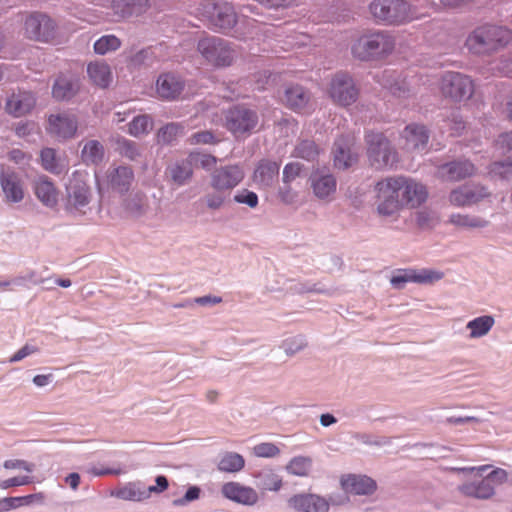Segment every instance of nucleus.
I'll use <instances>...</instances> for the list:
<instances>
[{
  "label": "nucleus",
  "instance_id": "nucleus-1",
  "mask_svg": "<svg viewBox=\"0 0 512 512\" xmlns=\"http://www.w3.org/2000/svg\"><path fill=\"white\" fill-rule=\"evenodd\" d=\"M243 168L238 164H229L216 168L210 175V186L213 193L206 194L202 201L209 210L221 209L230 192L244 179Z\"/></svg>",
  "mask_w": 512,
  "mask_h": 512
},
{
  "label": "nucleus",
  "instance_id": "nucleus-2",
  "mask_svg": "<svg viewBox=\"0 0 512 512\" xmlns=\"http://www.w3.org/2000/svg\"><path fill=\"white\" fill-rule=\"evenodd\" d=\"M512 40V31L496 25L476 27L467 37L465 46L475 55H489L503 48Z\"/></svg>",
  "mask_w": 512,
  "mask_h": 512
},
{
  "label": "nucleus",
  "instance_id": "nucleus-3",
  "mask_svg": "<svg viewBox=\"0 0 512 512\" xmlns=\"http://www.w3.org/2000/svg\"><path fill=\"white\" fill-rule=\"evenodd\" d=\"M395 46L394 36L379 30L360 36L352 45L351 51L359 60L381 61L393 53Z\"/></svg>",
  "mask_w": 512,
  "mask_h": 512
},
{
  "label": "nucleus",
  "instance_id": "nucleus-4",
  "mask_svg": "<svg viewBox=\"0 0 512 512\" xmlns=\"http://www.w3.org/2000/svg\"><path fill=\"white\" fill-rule=\"evenodd\" d=\"M374 192L378 216L397 219L403 209L397 175L378 181L374 186Z\"/></svg>",
  "mask_w": 512,
  "mask_h": 512
},
{
  "label": "nucleus",
  "instance_id": "nucleus-5",
  "mask_svg": "<svg viewBox=\"0 0 512 512\" xmlns=\"http://www.w3.org/2000/svg\"><path fill=\"white\" fill-rule=\"evenodd\" d=\"M369 8L373 17L385 24L399 25L417 18L412 7L404 0H374Z\"/></svg>",
  "mask_w": 512,
  "mask_h": 512
},
{
  "label": "nucleus",
  "instance_id": "nucleus-6",
  "mask_svg": "<svg viewBox=\"0 0 512 512\" xmlns=\"http://www.w3.org/2000/svg\"><path fill=\"white\" fill-rule=\"evenodd\" d=\"M365 142L369 163L375 169L391 168L398 161L396 150L383 133L368 132Z\"/></svg>",
  "mask_w": 512,
  "mask_h": 512
},
{
  "label": "nucleus",
  "instance_id": "nucleus-7",
  "mask_svg": "<svg viewBox=\"0 0 512 512\" xmlns=\"http://www.w3.org/2000/svg\"><path fill=\"white\" fill-rule=\"evenodd\" d=\"M197 50L209 64L218 68L232 65L236 56L234 48L228 41L215 36L200 39Z\"/></svg>",
  "mask_w": 512,
  "mask_h": 512
},
{
  "label": "nucleus",
  "instance_id": "nucleus-8",
  "mask_svg": "<svg viewBox=\"0 0 512 512\" xmlns=\"http://www.w3.org/2000/svg\"><path fill=\"white\" fill-rule=\"evenodd\" d=\"M439 90L444 98L460 103L469 100L473 96L475 84L471 77L450 71L442 75Z\"/></svg>",
  "mask_w": 512,
  "mask_h": 512
},
{
  "label": "nucleus",
  "instance_id": "nucleus-9",
  "mask_svg": "<svg viewBox=\"0 0 512 512\" xmlns=\"http://www.w3.org/2000/svg\"><path fill=\"white\" fill-rule=\"evenodd\" d=\"M326 93L334 104L347 107L357 101L359 89L349 74L338 72L329 80Z\"/></svg>",
  "mask_w": 512,
  "mask_h": 512
},
{
  "label": "nucleus",
  "instance_id": "nucleus-10",
  "mask_svg": "<svg viewBox=\"0 0 512 512\" xmlns=\"http://www.w3.org/2000/svg\"><path fill=\"white\" fill-rule=\"evenodd\" d=\"M24 33L30 40L50 43L57 37V26L49 16L33 13L25 19Z\"/></svg>",
  "mask_w": 512,
  "mask_h": 512
},
{
  "label": "nucleus",
  "instance_id": "nucleus-11",
  "mask_svg": "<svg viewBox=\"0 0 512 512\" xmlns=\"http://www.w3.org/2000/svg\"><path fill=\"white\" fill-rule=\"evenodd\" d=\"M397 179L403 208L415 209L427 201L429 192L422 182L403 175H397Z\"/></svg>",
  "mask_w": 512,
  "mask_h": 512
},
{
  "label": "nucleus",
  "instance_id": "nucleus-12",
  "mask_svg": "<svg viewBox=\"0 0 512 512\" xmlns=\"http://www.w3.org/2000/svg\"><path fill=\"white\" fill-rule=\"evenodd\" d=\"M258 123L257 114L245 107L235 106L225 116V126L236 136L250 133Z\"/></svg>",
  "mask_w": 512,
  "mask_h": 512
},
{
  "label": "nucleus",
  "instance_id": "nucleus-13",
  "mask_svg": "<svg viewBox=\"0 0 512 512\" xmlns=\"http://www.w3.org/2000/svg\"><path fill=\"white\" fill-rule=\"evenodd\" d=\"M491 196L489 189L479 183H470L453 189L448 197L451 205L466 207L475 205Z\"/></svg>",
  "mask_w": 512,
  "mask_h": 512
},
{
  "label": "nucleus",
  "instance_id": "nucleus-14",
  "mask_svg": "<svg viewBox=\"0 0 512 512\" xmlns=\"http://www.w3.org/2000/svg\"><path fill=\"white\" fill-rule=\"evenodd\" d=\"M210 14V23L219 31L231 30L237 23L236 12L228 3H208L205 7Z\"/></svg>",
  "mask_w": 512,
  "mask_h": 512
},
{
  "label": "nucleus",
  "instance_id": "nucleus-15",
  "mask_svg": "<svg viewBox=\"0 0 512 512\" xmlns=\"http://www.w3.org/2000/svg\"><path fill=\"white\" fill-rule=\"evenodd\" d=\"M78 129L77 118L67 113L52 114L48 118L47 132L57 138L66 140L75 136Z\"/></svg>",
  "mask_w": 512,
  "mask_h": 512
},
{
  "label": "nucleus",
  "instance_id": "nucleus-16",
  "mask_svg": "<svg viewBox=\"0 0 512 512\" xmlns=\"http://www.w3.org/2000/svg\"><path fill=\"white\" fill-rule=\"evenodd\" d=\"M66 210L78 209L86 206L90 201V189L79 173L73 174L66 186Z\"/></svg>",
  "mask_w": 512,
  "mask_h": 512
},
{
  "label": "nucleus",
  "instance_id": "nucleus-17",
  "mask_svg": "<svg viewBox=\"0 0 512 512\" xmlns=\"http://www.w3.org/2000/svg\"><path fill=\"white\" fill-rule=\"evenodd\" d=\"M288 505L297 512H328L329 501L318 494L299 493L288 499Z\"/></svg>",
  "mask_w": 512,
  "mask_h": 512
},
{
  "label": "nucleus",
  "instance_id": "nucleus-18",
  "mask_svg": "<svg viewBox=\"0 0 512 512\" xmlns=\"http://www.w3.org/2000/svg\"><path fill=\"white\" fill-rule=\"evenodd\" d=\"M221 493L226 499L247 506L255 505L259 499L254 488L237 481L224 483L221 487Z\"/></svg>",
  "mask_w": 512,
  "mask_h": 512
},
{
  "label": "nucleus",
  "instance_id": "nucleus-19",
  "mask_svg": "<svg viewBox=\"0 0 512 512\" xmlns=\"http://www.w3.org/2000/svg\"><path fill=\"white\" fill-rule=\"evenodd\" d=\"M282 101L288 108L299 113H308L313 109L311 93L298 84L285 89Z\"/></svg>",
  "mask_w": 512,
  "mask_h": 512
},
{
  "label": "nucleus",
  "instance_id": "nucleus-20",
  "mask_svg": "<svg viewBox=\"0 0 512 512\" xmlns=\"http://www.w3.org/2000/svg\"><path fill=\"white\" fill-rule=\"evenodd\" d=\"M475 173L476 167L469 160L452 161L438 167V178L443 181L458 182Z\"/></svg>",
  "mask_w": 512,
  "mask_h": 512
},
{
  "label": "nucleus",
  "instance_id": "nucleus-21",
  "mask_svg": "<svg viewBox=\"0 0 512 512\" xmlns=\"http://www.w3.org/2000/svg\"><path fill=\"white\" fill-rule=\"evenodd\" d=\"M35 105L36 98L31 92L19 90L7 97L5 111L9 115L18 118L30 113Z\"/></svg>",
  "mask_w": 512,
  "mask_h": 512
},
{
  "label": "nucleus",
  "instance_id": "nucleus-22",
  "mask_svg": "<svg viewBox=\"0 0 512 512\" xmlns=\"http://www.w3.org/2000/svg\"><path fill=\"white\" fill-rule=\"evenodd\" d=\"M32 189L36 198L47 208H56L59 202L60 192L53 181L42 175L32 183Z\"/></svg>",
  "mask_w": 512,
  "mask_h": 512
},
{
  "label": "nucleus",
  "instance_id": "nucleus-23",
  "mask_svg": "<svg viewBox=\"0 0 512 512\" xmlns=\"http://www.w3.org/2000/svg\"><path fill=\"white\" fill-rule=\"evenodd\" d=\"M310 187L317 199L331 201L336 193L337 181L330 173L315 171L310 176Z\"/></svg>",
  "mask_w": 512,
  "mask_h": 512
},
{
  "label": "nucleus",
  "instance_id": "nucleus-24",
  "mask_svg": "<svg viewBox=\"0 0 512 512\" xmlns=\"http://www.w3.org/2000/svg\"><path fill=\"white\" fill-rule=\"evenodd\" d=\"M442 277V273L432 270L424 269L417 271L414 269H403L398 270L397 273L392 276L391 284L395 288H402L403 284L407 282L432 283L440 280Z\"/></svg>",
  "mask_w": 512,
  "mask_h": 512
},
{
  "label": "nucleus",
  "instance_id": "nucleus-25",
  "mask_svg": "<svg viewBox=\"0 0 512 512\" xmlns=\"http://www.w3.org/2000/svg\"><path fill=\"white\" fill-rule=\"evenodd\" d=\"M279 170L280 162L262 159L255 166L252 181L259 188L270 187L277 180Z\"/></svg>",
  "mask_w": 512,
  "mask_h": 512
},
{
  "label": "nucleus",
  "instance_id": "nucleus-26",
  "mask_svg": "<svg viewBox=\"0 0 512 512\" xmlns=\"http://www.w3.org/2000/svg\"><path fill=\"white\" fill-rule=\"evenodd\" d=\"M341 486L348 494L371 495L377 489L375 480L366 475L349 474L341 478Z\"/></svg>",
  "mask_w": 512,
  "mask_h": 512
},
{
  "label": "nucleus",
  "instance_id": "nucleus-27",
  "mask_svg": "<svg viewBox=\"0 0 512 512\" xmlns=\"http://www.w3.org/2000/svg\"><path fill=\"white\" fill-rule=\"evenodd\" d=\"M353 136H342L334 144V165L338 169H346L357 161V154L352 152Z\"/></svg>",
  "mask_w": 512,
  "mask_h": 512
},
{
  "label": "nucleus",
  "instance_id": "nucleus-28",
  "mask_svg": "<svg viewBox=\"0 0 512 512\" xmlns=\"http://www.w3.org/2000/svg\"><path fill=\"white\" fill-rule=\"evenodd\" d=\"M184 88L182 79L173 73L161 74L156 82L158 96L165 100H174L180 96Z\"/></svg>",
  "mask_w": 512,
  "mask_h": 512
},
{
  "label": "nucleus",
  "instance_id": "nucleus-29",
  "mask_svg": "<svg viewBox=\"0 0 512 512\" xmlns=\"http://www.w3.org/2000/svg\"><path fill=\"white\" fill-rule=\"evenodd\" d=\"M401 139L404 141L402 144L403 149L416 151L425 148L428 143L429 135L425 126L410 124L403 130Z\"/></svg>",
  "mask_w": 512,
  "mask_h": 512
},
{
  "label": "nucleus",
  "instance_id": "nucleus-30",
  "mask_svg": "<svg viewBox=\"0 0 512 512\" xmlns=\"http://www.w3.org/2000/svg\"><path fill=\"white\" fill-rule=\"evenodd\" d=\"M0 183L6 202L19 203L24 199L23 183L15 172L2 173L0 175Z\"/></svg>",
  "mask_w": 512,
  "mask_h": 512
},
{
  "label": "nucleus",
  "instance_id": "nucleus-31",
  "mask_svg": "<svg viewBox=\"0 0 512 512\" xmlns=\"http://www.w3.org/2000/svg\"><path fill=\"white\" fill-rule=\"evenodd\" d=\"M458 491L465 497L478 500H488L495 495V487L489 484L488 479L467 481L458 487Z\"/></svg>",
  "mask_w": 512,
  "mask_h": 512
},
{
  "label": "nucleus",
  "instance_id": "nucleus-32",
  "mask_svg": "<svg viewBox=\"0 0 512 512\" xmlns=\"http://www.w3.org/2000/svg\"><path fill=\"white\" fill-rule=\"evenodd\" d=\"M80 89L78 78L67 75H59L52 87V95L56 100H69L74 97Z\"/></svg>",
  "mask_w": 512,
  "mask_h": 512
},
{
  "label": "nucleus",
  "instance_id": "nucleus-33",
  "mask_svg": "<svg viewBox=\"0 0 512 512\" xmlns=\"http://www.w3.org/2000/svg\"><path fill=\"white\" fill-rule=\"evenodd\" d=\"M90 81L100 88H107L112 82L110 66L104 61L91 62L87 66Z\"/></svg>",
  "mask_w": 512,
  "mask_h": 512
},
{
  "label": "nucleus",
  "instance_id": "nucleus-34",
  "mask_svg": "<svg viewBox=\"0 0 512 512\" xmlns=\"http://www.w3.org/2000/svg\"><path fill=\"white\" fill-rule=\"evenodd\" d=\"M108 179L113 190L125 193L129 190L134 180V173L129 166H119L110 172Z\"/></svg>",
  "mask_w": 512,
  "mask_h": 512
},
{
  "label": "nucleus",
  "instance_id": "nucleus-35",
  "mask_svg": "<svg viewBox=\"0 0 512 512\" xmlns=\"http://www.w3.org/2000/svg\"><path fill=\"white\" fill-rule=\"evenodd\" d=\"M448 222L458 228L480 229L489 225V221L480 216L462 213H453Z\"/></svg>",
  "mask_w": 512,
  "mask_h": 512
},
{
  "label": "nucleus",
  "instance_id": "nucleus-36",
  "mask_svg": "<svg viewBox=\"0 0 512 512\" xmlns=\"http://www.w3.org/2000/svg\"><path fill=\"white\" fill-rule=\"evenodd\" d=\"M154 490H156V487L154 486L146 488L138 483H129L125 487L121 488L117 495L123 500L143 501L148 499Z\"/></svg>",
  "mask_w": 512,
  "mask_h": 512
},
{
  "label": "nucleus",
  "instance_id": "nucleus-37",
  "mask_svg": "<svg viewBox=\"0 0 512 512\" xmlns=\"http://www.w3.org/2000/svg\"><path fill=\"white\" fill-rule=\"evenodd\" d=\"M245 466V460L242 455L236 452H225L218 462L219 471L227 473H237Z\"/></svg>",
  "mask_w": 512,
  "mask_h": 512
},
{
  "label": "nucleus",
  "instance_id": "nucleus-38",
  "mask_svg": "<svg viewBox=\"0 0 512 512\" xmlns=\"http://www.w3.org/2000/svg\"><path fill=\"white\" fill-rule=\"evenodd\" d=\"M149 0H113V9L120 11L122 16L141 13L148 7Z\"/></svg>",
  "mask_w": 512,
  "mask_h": 512
},
{
  "label": "nucleus",
  "instance_id": "nucleus-39",
  "mask_svg": "<svg viewBox=\"0 0 512 512\" xmlns=\"http://www.w3.org/2000/svg\"><path fill=\"white\" fill-rule=\"evenodd\" d=\"M494 325V318L492 316H480L467 323V328L470 330L471 338H480L486 335Z\"/></svg>",
  "mask_w": 512,
  "mask_h": 512
},
{
  "label": "nucleus",
  "instance_id": "nucleus-40",
  "mask_svg": "<svg viewBox=\"0 0 512 512\" xmlns=\"http://www.w3.org/2000/svg\"><path fill=\"white\" fill-rule=\"evenodd\" d=\"M153 128V120L149 115H139L128 125V133L136 138L147 135Z\"/></svg>",
  "mask_w": 512,
  "mask_h": 512
},
{
  "label": "nucleus",
  "instance_id": "nucleus-41",
  "mask_svg": "<svg viewBox=\"0 0 512 512\" xmlns=\"http://www.w3.org/2000/svg\"><path fill=\"white\" fill-rule=\"evenodd\" d=\"M104 147L97 140L88 141L82 149V159L85 163L97 164L102 161Z\"/></svg>",
  "mask_w": 512,
  "mask_h": 512
},
{
  "label": "nucleus",
  "instance_id": "nucleus-42",
  "mask_svg": "<svg viewBox=\"0 0 512 512\" xmlns=\"http://www.w3.org/2000/svg\"><path fill=\"white\" fill-rule=\"evenodd\" d=\"M172 180L178 185L185 184L193 175L192 165L187 158L186 160L176 163L170 168Z\"/></svg>",
  "mask_w": 512,
  "mask_h": 512
},
{
  "label": "nucleus",
  "instance_id": "nucleus-43",
  "mask_svg": "<svg viewBox=\"0 0 512 512\" xmlns=\"http://www.w3.org/2000/svg\"><path fill=\"white\" fill-rule=\"evenodd\" d=\"M312 467V459L310 457L297 456L292 458L286 466L289 474L305 477L308 476Z\"/></svg>",
  "mask_w": 512,
  "mask_h": 512
},
{
  "label": "nucleus",
  "instance_id": "nucleus-44",
  "mask_svg": "<svg viewBox=\"0 0 512 512\" xmlns=\"http://www.w3.org/2000/svg\"><path fill=\"white\" fill-rule=\"evenodd\" d=\"M184 133V126L180 123H168L157 132V141L161 144H170Z\"/></svg>",
  "mask_w": 512,
  "mask_h": 512
},
{
  "label": "nucleus",
  "instance_id": "nucleus-45",
  "mask_svg": "<svg viewBox=\"0 0 512 512\" xmlns=\"http://www.w3.org/2000/svg\"><path fill=\"white\" fill-rule=\"evenodd\" d=\"M116 145L118 153L131 161L137 160L141 155L140 148L134 141L121 137L117 139Z\"/></svg>",
  "mask_w": 512,
  "mask_h": 512
},
{
  "label": "nucleus",
  "instance_id": "nucleus-46",
  "mask_svg": "<svg viewBox=\"0 0 512 512\" xmlns=\"http://www.w3.org/2000/svg\"><path fill=\"white\" fill-rule=\"evenodd\" d=\"M125 210L132 217H139L147 210V198L144 194H135L125 201Z\"/></svg>",
  "mask_w": 512,
  "mask_h": 512
},
{
  "label": "nucleus",
  "instance_id": "nucleus-47",
  "mask_svg": "<svg viewBox=\"0 0 512 512\" xmlns=\"http://www.w3.org/2000/svg\"><path fill=\"white\" fill-rule=\"evenodd\" d=\"M319 155V149L314 141H301L294 150V156L307 161H314Z\"/></svg>",
  "mask_w": 512,
  "mask_h": 512
},
{
  "label": "nucleus",
  "instance_id": "nucleus-48",
  "mask_svg": "<svg viewBox=\"0 0 512 512\" xmlns=\"http://www.w3.org/2000/svg\"><path fill=\"white\" fill-rule=\"evenodd\" d=\"M121 46V41L115 35H104L94 43V50L97 54L104 55L115 51Z\"/></svg>",
  "mask_w": 512,
  "mask_h": 512
},
{
  "label": "nucleus",
  "instance_id": "nucleus-49",
  "mask_svg": "<svg viewBox=\"0 0 512 512\" xmlns=\"http://www.w3.org/2000/svg\"><path fill=\"white\" fill-rule=\"evenodd\" d=\"M42 167L51 173L58 174L61 172L58 160L56 158V152L52 148H44L40 154Z\"/></svg>",
  "mask_w": 512,
  "mask_h": 512
},
{
  "label": "nucleus",
  "instance_id": "nucleus-50",
  "mask_svg": "<svg viewBox=\"0 0 512 512\" xmlns=\"http://www.w3.org/2000/svg\"><path fill=\"white\" fill-rule=\"evenodd\" d=\"M489 174L504 180H512V161L494 162L489 167Z\"/></svg>",
  "mask_w": 512,
  "mask_h": 512
},
{
  "label": "nucleus",
  "instance_id": "nucleus-51",
  "mask_svg": "<svg viewBox=\"0 0 512 512\" xmlns=\"http://www.w3.org/2000/svg\"><path fill=\"white\" fill-rule=\"evenodd\" d=\"M254 456L259 458H274L280 455V448L271 442H262L252 448Z\"/></svg>",
  "mask_w": 512,
  "mask_h": 512
},
{
  "label": "nucleus",
  "instance_id": "nucleus-52",
  "mask_svg": "<svg viewBox=\"0 0 512 512\" xmlns=\"http://www.w3.org/2000/svg\"><path fill=\"white\" fill-rule=\"evenodd\" d=\"M11 499L13 509H17L22 506H30L32 504H43L45 501V495L42 492H39L25 496L11 497Z\"/></svg>",
  "mask_w": 512,
  "mask_h": 512
},
{
  "label": "nucleus",
  "instance_id": "nucleus-53",
  "mask_svg": "<svg viewBox=\"0 0 512 512\" xmlns=\"http://www.w3.org/2000/svg\"><path fill=\"white\" fill-rule=\"evenodd\" d=\"M191 165H200L203 169H210L217 163V158L210 154L192 152L187 157Z\"/></svg>",
  "mask_w": 512,
  "mask_h": 512
},
{
  "label": "nucleus",
  "instance_id": "nucleus-54",
  "mask_svg": "<svg viewBox=\"0 0 512 512\" xmlns=\"http://www.w3.org/2000/svg\"><path fill=\"white\" fill-rule=\"evenodd\" d=\"M233 200L236 203L245 204V205H247L250 208L257 207L258 203H259V199H258L257 194L255 192H253V191L248 190V189H242V190L238 191L234 195Z\"/></svg>",
  "mask_w": 512,
  "mask_h": 512
},
{
  "label": "nucleus",
  "instance_id": "nucleus-55",
  "mask_svg": "<svg viewBox=\"0 0 512 512\" xmlns=\"http://www.w3.org/2000/svg\"><path fill=\"white\" fill-rule=\"evenodd\" d=\"M303 170V165L299 162H291L285 165L283 169V184H290Z\"/></svg>",
  "mask_w": 512,
  "mask_h": 512
},
{
  "label": "nucleus",
  "instance_id": "nucleus-56",
  "mask_svg": "<svg viewBox=\"0 0 512 512\" xmlns=\"http://www.w3.org/2000/svg\"><path fill=\"white\" fill-rule=\"evenodd\" d=\"M282 484V478L279 475L269 472L263 476L261 488L269 491H278Z\"/></svg>",
  "mask_w": 512,
  "mask_h": 512
},
{
  "label": "nucleus",
  "instance_id": "nucleus-57",
  "mask_svg": "<svg viewBox=\"0 0 512 512\" xmlns=\"http://www.w3.org/2000/svg\"><path fill=\"white\" fill-rule=\"evenodd\" d=\"M383 85L389 89L392 95L398 98H406L410 94V89L405 80L395 81L390 84L384 83Z\"/></svg>",
  "mask_w": 512,
  "mask_h": 512
},
{
  "label": "nucleus",
  "instance_id": "nucleus-58",
  "mask_svg": "<svg viewBox=\"0 0 512 512\" xmlns=\"http://www.w3.org/2000/svg\"><path fill=\"white\" fill-rule=\"evenodd\" d=\"M189 144L198 145V144H214L217 142L215 136L210 131H201L192 134L188 139Z\"/></svg>",
  "mask_w": 512,
  "mask_h": 512
},
{
  "label": "nucleus",
  "instance_id": "nucleus-59",
  "mask_svg": "<svg viewBox=\"0 0 512 512\" xmlns=\"http://www.w3.org/2000/svg\"><path fill=\"white\" fill-rule=\"evenodd\" d=\"M278 197L284 204L292 205L297 202L298 194L290 184H284L278 191Z\"/></svg>",
  "mask_w": 512,
  "mask_h": 512
},
{
  "label": "nucleus",
  "instance_id": "nucleus-60",
  "mask_svg": "<svg viewBox=\"0 0 512 512\" xmlns=\"http://www.w3.org/2000/svg\"><path fill=\"white\" fill-rule=\"evenodd\" d=\"M484 479L489 480L491 485H502L508 481V472L502 468H495Z\"/></svg>",
  "mask_w": 512,
  "mask_h": 512
},
{
  "label": "nucleus",
  "instance_id": "nucleus-61",
  "mask_svg": "<svg viewBox=\"0 0 512 512\" xmlns=\"http://www.w3.org/2000/svg\"><path fill=\"white\" fill-rule=\"evenodd\" d=\"M452 136H458L465 129V122L459 117H453L444 121Z\"/></svg>",
  "mask_w": 512,
  "mask_h": 512
},
{
  "label": "nucleus",
  "instance_id": "nucleus-62",
  "mask_svg": "<svg viewBox=\"0 0 512 512\" xmlns=\"http://www.w3.org/2000/svg\"><path fill=\"white\" fill-rule=\"evenodd\" d=\"M32 482L29 476H18L6 479L0 482V489H8L10 487L28 485Z\"/></svg>",
  "mask_w": 512,
  "mask_h": 512
},
{
  "label": "nucleus",
  "instance_id": "nucleus-63",
  "mask_svg": "<svg viewBox=\"0 0 512 512\" xmlns=\"http://www.w3.org/2000/svg\"><path fill=\"white\" fill-rule=\"evenodd\" d=\"M8 158L10 161L14 162L15 164H27L30 159L31 155H28L24 153L20 149H13L8 153Z\"/></svg>",
  "mask_w": 512,
  "mask_h": 512
},
{
  "label": "nucleus",
  "instance_id": "nucleus-64",
  "mask_svg": "<svg viewBox=\"0 0 512 512\" xmlns=\"http://www.w3.org/2000/svg\"><path fill=\"white\" fill-rule=\"evenodd\" d=\"M496 145L506 151H512V131L500 134L496 140Z\"/></svg>",
  "mask_w": 512,
  "mask_h": 512
}]
</instances>
